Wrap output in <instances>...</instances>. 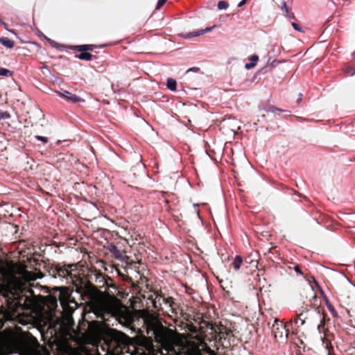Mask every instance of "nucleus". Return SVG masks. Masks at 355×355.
I'll use <instances>...</instances> for the list:
<instances>
[{
	"label": "nucleus",
	"mask_w": 355,
	"mask_h": 355,
	"mask_svg": "<svg viewBox=\"0 0 355 355\" xmlns=\"http://www.w3.org/2000/svg\"><path fill=\"white\" fill-rule=\"evenodd\" d=\"M292 26L294 28V29H295L296 31H302V28H300V25L295 23V22H293L292 23Z\"/></svg>",
	"instance_id": "29"
},
{
	"label": "nucleus",
	"mask_w": 355,
	"mask_h": 355,
	"mask_svg": "<svg viewBox=\"0 0 355 355\" xmlns=\"http://www.w3.org/2000/svg\"><path fill=\"white\" fill-rule=\"evenodd\" d=\"M10 114L8 112H3L0 110V120L1 119H10Z\"/></svg>",
	"instance_id": "22"
},
{
	"label": "nucleus",
	"mask_w": 355,
	"mask_h": 355,
	"mask_svg": "<svg viewBox=\"0 0 355 355\" xmlns=\"http://www.w3.org/2000/svg\"><path fill=\"white\" fill-rule=\"evenodd\" d=\"M107 250L119 260H125L128 262V257L123 250H119L115 245L110 244Z\"/></svg>",
	"instance_id": "13"
},
{
	"label": "nucleus",
	"mask_w": 355,
	"mask_h": 355,
	"mask_svg": "<svg viewBox=\"0 0 355 355\" xmlns=\"http://www.w3.org/2000/svg\"><path fill=\"white\" fill-rule=\"evenodd\" d=\"M256 65L255 62H251V63H246L245 65V67L248 69H251L252 67H254Z\"/></svg>",
	"instance_id": "31"
},
{
	"label": "nucleus",
	"mask_w": 355,
	"mask_h": 355,
	"mask_svg": "<svg viewBox=\"0 0 355 355\" xmlns=\"http://www.w3.org/2000/svg\"><path fill=\"white\" fill-rule=\"evenodd\" d=\"M211 28H207L205 30H200V31H196V32H193V33H189L188 34V37H196V36H198V35H202L205 33L209 31Z\"/></svg>",
	"instance_id": "18"
},
{
	"label": "nucleus",
	"mask_w": 355,
	"mask_h": 355,
	"mask_svg": "<svg viewBox=\"0 0 355 355\" xmlns=\"http://www.w3.org/2000/svg\"><path fill=\"white\" fill-rule=\"evenodd\" d=\"M345 73L349 76H353L355 73V67L348 66L345 68Z\"/></svg>",
	"instance_id": "21"
},
{
	"label": "nucleus",
	"mask_w": 355,
	"mask_h": 355,
	"mask_svg": "<svg viewBox=\"0 0 355 355\" xmlns=\"http://www.w3.org/2000/svg\"><path fill=\"white\" fill-rule=\"evenodd\" d=\"M327 306H328L329 310L331 311L332 315L334 317L336 316L337 312L336 311L334 307L331 304H328Z\"/></svg>",
	"instance_id": "25"
},
{
	"label": "nucleus",
	"mask_w": 355,
	"mask_h": 355,
	"mask_svg": "<svg viewBox=\"0 0 355 355\" xmlns=\"http://www.w3.org/2000/svg\"><path fill=\"white\" fill-rule=\"evenodd\" d=\"M295 272H296L297 273H298V274H300V275H302V274H303V273H302V270H301V269H300V267L299 266H296L295 267Z\"/></svg>",
	"instance_id": "34"
},
{
	"label": "nucleus",
	"mask_w": 355,
	"mask_h": 355,
	"mask_svg": "<svg viewBox=\"0 0 355 355\" xmlns=\"http://www.w3.org/2000/svg\"><path fill=\"white\" fill-rule=\"evenodd\" d=\"M282 10H283V12L285 13V15H288V12H289V8L286 5V3L285 1H283L282 3V7H281Z\"/></svg>",
	"instance_id": "23"
},
{
	"label": "nucleus",
	"mask_w": 355,
	"mask_h": 355,
	"mask_svg": "<svg viewBox=\"0 0 355 355\" xmlns=\"http://www.w3.org/2000/svg\"><path fill=\"white\" fill-rule=\"evenodd\" d=\"M95 48L96 46L94 44L72 45L69 46V49L71 50L80 52V54L76 55V58L82 60H92L95 56L89 52L93 51Z\"/></svg>",
	"instance_id": "10"
},
{
	"label": "nucleus",
	"mask_w": 355,
	"mask_h": 355,
	"mask_svg": "<svg viewBox=\"0 0 355 355\" xmlns=\"http://www.w3.org/2000/svg\"><path fill=\"white\" fill-rule=\"evenodd\" d=\"M246 3L245 0H242L238 5L239 7L243 6Z\"/></svg>",
	"instance_id": "36"
},
{
	"label": "nucleus",
	"mask_w": 355,
	"mask_h": 355,
	"mask_svg": "<svg viewBox=\"0 0 355 355\" xmlns=\"http://www.w3.org/2000/svg\"><path fill=\"white\" fill-rule=\"evenodd\" d=\"M258 60H259V56L257 55H253L250 56V60H251L252 62L256 63V62H257Z\"/></svg>",
	"instance_id": "30"
},
{
	"label": "nucleus",
	"mask_w": 355,
	"mask_h": 355,
	"mask_svg": "<svg viewBox=\"0 0 355 355\" xmlns=\"http://www.w3.org/2000/svg\"><path fill=\"white\" fill-rule=\"evenodd\" d=\"M43 277L42 272H33L27 270V266L21 263L13 264L10 269L0 268V295L9 293H24V304H31L36 296L31 288H28L30 282Z\"/></svg>",
	"instance_id": "3"
},
{
	"label": "nucleus",
	"mask_w": 355,
	"mask_h": 355,
	"mask_svg": "<svg viewBox=\"0 0 355 355\" xmlns=\"http://www.w3.org/2000/svg\"><path fill=\"white\" fill-rule=\"evenodd\" d=\"M329 355H331V353H330V354H329Z\"/></svg>",
	"instance_id": "38"
},
{
	"label": "nucleus",
	"mask_w": 355,
	"mask_h": 355,
	"mask_svg": "<svg viewBox=\"0 0 355 355\" xmlns=\"http://www.w3.org/2000/svg\"><path fill=\"white\" fill-rule=\"evenodd\" d=\"M229 6V3L225 1H220L218 3V8L219 10L226 9Z\"/></svg>",
	"instance_id": "20"
},
{
	"label": "nucleus",
	"mask_w": 355,
	"mask_h": 355,
	"mask_svg": "<svg viewBox=\"0 0 355 355\" xmlns=\"http://www.w3.org/2000/svg\"><path fill=\"white\" fill-rule=\"evenodd\" d=\"M0 24L2 25L3 26L4 28H6V30L10 31L11 33H15V31L14 30H9L8 28V24L6 23H5L2 19H0Z\"/></svg>",
	"instance_id": "28"
},
{
	"label": "nucleus",
	"mask_w": 355,
	"mask_h": 355,
	"mask_svg": "<svg viewBox=\"0 0 355 355\" xmlns=\"http://www.w3.org/2000/svg\"><path fill=\"white\" fill-rule=\"evenodd\" d=\"M35 139L37 140L41 141H42L44 144L48 142V138L46 137L40 136V135H35Z\"/></svg>",
	"instance_id": "24"
},
{
	"label": "nucleus",
	"mask_w": 355,
	"mask_h": 355,
	"mask_svg": "<svg viewBox=\"0 0 355 355\" xmlns=\"http://www.w3.org/2000/svg\"><path fill=\"white\" fill-rule=\"evenodd\" d=\"M268 325H270V321L268 322ZM270 328L276 339H284L287 338L288 332L291 331V329H288L287 327V323L284 324L282 321L277 318H275L273 320Z\"/></svg>",
	"instance_id": "9"
},
{
	"label": "nucleus",
	"mask_w": 355,
	"mask_h": 355,
	"mask_svg": "<svg viewBox=\"0 0 355 355\" xmlns=\"http://www.w3.org/2000/svg\"><path fill=\"white\" fill-rule=\"evenodd\" d=\"M141 318L148 337L130 338L122 331L107 328L103 333L107 350L116 354L130 355H202V351L213 353L206 343L212 322L205 320L202 315L194 317V322L187 324L191 335L190 340L185 343L154 315L143 313Z\"/></svg>",
	"instance_id": "1"
},
{
	"label": "nucleus",
	"mask_w": 355,
	"mask_h": 355,
	"mask_svg": "<svg viewBox=\"0 0 355 355\" xmlns=\"http://www.w3.org/2000/svg\"><path fill=\"white\" fill-rule=\"evenodd\" d=\"M166 2V0H158V2L156 6V9L159 10L162 6H163L165 3Z\"/></svg>",
	"instance_id": "26"
},
{
	"label": "nucleus",
	"mask_w": 355,
	"mask_h": 355,
	"mask_svg": "<svg viewBox=\"0 0 355 355\" xmlns=\"http://www.w3.org/2000/svg\"><path fill=\"white\" fill-rule=\"evenodd\" d=\"M323 322H320L318 324V330L320 334H322L321 338L322 340L323 345L327 349H328L329 354H330V351L333 349V345L331 344V340L334 339V334L330 332L327 328H325V322L326 319L322 320Z\"/></svg>",
	"instance_id": "11"
},
{
	"label": "nucleus",
	"mask_w": 355,
	"mask_h": 355,
	"mask_svg": "<svg viewBox=\"0 0 355 355\" xmlns=\"http://www.w3.org/2000/svg\"><path fill=\"white\" fill-rule=\"evenodd\" d=\"M260 109L263 110V111H265V112H275L276 110L280 111V110H279V109H277V108H276L275 107H270L269 109H266L264 107H260Z\"/></svg>",
	"instance_id": "27"
},
{
	"label": "nucleus",
	"mask_w": 355,
	"mask_h": 355,
	"mask_svg": "<svg viewBox=\"0 0 355 355\" xmlns=\"http://www.w3.org/2000/svg\"><path fill=\"white\" fill-rule=\"evenodd\" d=\"M155 298H150L153 307L157 310H162V305L164 304L166 306L170 309L171 313L175 315L178 314V305L174 302L173 298L171 297H165L162 293H155Z\"/></svg>",
	"instance_id": "8"
},
{
	"label": "nucleus",
	"mask_w": 355,
	"mask_h": 355,
	"mask_svg": "<svg viewBox=\"0 0 355 355\" xmlns=\"http://www.w3.org/2000/svg\"><path fill=\"white\" fill-rule=\"evenodd\" d=\"M232 334V331L225 326L213 324L206 336V343L214 341L215 343L223 345V340H227Z\"/></svg>",
	"instance_id": "6"
},
{
	"label": "nucleus",
	"mask_w": 355,
	"mask_h": 355,
	"mask_svg": "<svg viewBox=\"0 0 355 355\" xmlns=\"http://www.w3.org/2000/svg\"><path fill=\"white\" fill-rule=\"evenodd\" d=\"M116 290L112 279L97 269L89 270L76 286V293L85 302V312L94 313L103 321L114 318L122 325L135 329L139 316L114 295Z\"/></svg>",
	"instance_id": "2"
},
{
	"label": "nucleus",
	"mask_w": 355,
	"mask_h": 355,
	"mask_svg": "<svg viewBox=\"0 0 355 355\" xmlns=\"http://www.w3.org/2000/svg\"><path fill=\"white\" fill-rule=\"evenodd\" d=\"M0 43L8 48V49H12L13 48L14 45H15V42L14 41L11 40L10 39H9L8 37H1L0 38Z\"/></svg>",
	"instance_id": "15"
},
{
	"label": "nucleus",
	"mask_w": 355,
	"mask_h": 355,
	"mask_svg": "<svg viewBox=\"0 0 355 355\" xmlns=\"http://www.w3.org/2000/svg\"><path fill=\"white\" fill-rule=\"evenodd\" d=\"M167 87L171 91H175L177 89V82L175 79L169 78L167 80Z\"/></svg>",
	"instance_id": "17"
},
{
	"label": "nucleus",
	"mask_w": 355,
	"mask_h": 355,
	"mask_svg": "<svg viewBox=\"0 0 355 355\" xmlns=\"http://www.w3.org/2000/svg\"><path fill=\"white\" fill-rule=\"evenodd\" d=\"M60 96L64 98L66 100L72 103L84 102L85 100L76 94H73L68 91H64L63 92H58Z\"/></svg>",
	"instance_id": "14"
},
{
	"label": "nucleus",
	"mask_w": 355,
	"mask_h": 355,
	"mask_svg": "<svg viewBox=\"0 0 355 355\" xmlns=\"http://www.w3.org/2000/svg\"><path fill=\"white\" fill-rule=\"evenodd\" d=\"M13 72L6 68H0V76L11 77Z\"/></svg>",
	"instance_id": "19"
},
{
	"label": "nucleus",
	"mask_w": 355,
	"mask_h": 355,
	"mask_svg": "<svg viewBox=\"0 0 355 355\" xmlns=\"http://www.w3.org/2000/svg\"><path fill=\"white\" fill-rule=\"evenodd\" d=\"M302 94H300L299 95V98H297V103H300V102L302 101Z\"/></svg>",
	"instance_id": "37"
},
{
	"label": "nucleus",
	"mask_w": 355,
	"mask_h": 355,
	"mask_svg": "<svg viewBox=\"0 0 355 355\" xmlns=\"http://www.w3.org/2000/svg\"><path fill=\"white\" fill-rule=\"evenodd\" d=\"M242 263L243 258L241 256L237 255L232 263V266L236 270H238L240 269Z\"/></svg>",
	"instance_id": "16"
},
{
	"label": "nucleus",
	"mask_w": 355,
	"mask_h": 355,
	"mask_svg": "<svg viewBox=\"0 0 355 355\" xmlns=\"http://www.w3.org/2000/svg\"><path fill=\"white\" fill-rule=\"evenodd\" d=\"M301 320H302V318L297 314L294 318L291 319L287 322V327L288 329H291L292 334L296 335L298 334L299 328L304 324H301Z\"/></svg>",
	"instance_id": "12"
},
{
	"label": "nucleus",
	"mask_w": 355,
	"mask_h": 355,
	"mask_svg": "<svg viewBox=\"0 0 355 355\" xmlns=\"http://www.w3.org/2000/svg\"><path fill=\"white\" fill-rule=\"evenodd\" d=\"M48 267V272L53 278L65 279L67 283H71L75 288L80 280V273L76 263H53Z\"/></svg>",
	"instance_id": "5"
},
{
	"label": "nucleus",
	"mask_w": 355,
	"mask_h": 355,
	"mask_svg": "<svg viewBox=\"0 0 355 355\" xmlns=\"http://www.w3.org/2000/svg\"><path fill=\"white\" fill-rule=\"evenodd\" d=\"M298 315L302 318L301 324L307 322H319L325 320L327 314L320 309V307L309 309L308 305L301 307L300 312Z\"/></svg>",
	"instance_id": "7"
},
{
	"label": "nucleus",
	"mask_w": 355,
	"mask_h": 355,
	"mask_svg": "<svg viewBox=\"0 0 355 355\" xmlns=\"http://www.w3.org/2000/svg\"><path fill=\"white\" fill-rule=\"evenodd\" d=\"M71 289L66 286L54 287L52 289V293L44 297V305L51 313L58 308V302L59 301L62 311L67 315H70L78 306V302L71 297Z\"/></svg>",
	"instance_id": "4"
},
{
	"label": "nucleus",
	"mask_w": 355,
	"mask_h": 355,
	"mask_svg": "<svg viewBox=\"0 0 355 355\" xmlns=\"http://www.w3.org/2000/svg\"><path fill=\"white\" fill-rule=\"evenodd\" d=\"M199 71H200V68H198V67H192V68L189 69L187 72H189V71L198 72Z\"/></svg>",
	"instance_id": "33"
},
{
	"label": "nucleus",
	"mask_w": 355,
	"mask_h": 355,
	"mask_svg": "<svg viewBox=\"0 0 355 355\" xmlns=\"http://www.w3.org/2000/svg\"><path fill=\"white\" fill-rule=\"evenodd\" d=\"M286 15V17H288L290 19H295V15L293 13H291L290 12H288V15Z\"/></svg>",
	"instance_id": "35"
},
{
	"label": "nucleus",
	"mask_w": 355,
	"mask_h": 355,
	"mask_svg": "<svg viewBox=\"0 0 355 355\" xmlns=\"http://www.w3.org/2000/svg\"><path fill=\"white\" fill-rule=\"evenodd\" d=\"M256 65L255 62H251V63H246L245 65V67L248 69H251L252 67H254Z\"/></svg>",
	"instance_id": "32"
}]
</instances>
